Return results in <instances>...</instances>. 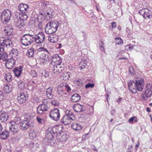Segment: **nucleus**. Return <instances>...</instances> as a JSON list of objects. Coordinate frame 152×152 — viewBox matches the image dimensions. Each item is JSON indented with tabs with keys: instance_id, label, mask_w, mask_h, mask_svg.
Here are the masks:
<instances>
[{
	"instance_id": "obj_44",
	"label": "nucleus",
	"mask_w": 152,
	"mask_h": 152,
	"mask_svg": "<svg viewBox=\"0 0 152 152\" xmlns=\"http://www.w3.org/2000/svg\"><path fill=\"white\" fill-rule=\"evenodd\" d=\"M21 15V16L20 17L21 18V19L23 20H26L28 18V16L25 13H22Z\"/></svg>"
},
{
	"instance_id": "obj_9",
	"label": "nucleus",
	"mask_w": 152,
	"mask_h": 152,
	"mask_svg": "<svg viewBox=\"0 0 152 152\" xmlns=\"http://www.w3.org/2000/svg\"><path fill=\"white\" fill-rule=\"evenodd\" d=\"M140 14L142 15L144 18L151 19L152 17L151 11L147 9H142L139 11Z\"/></svg>"
},
{
	"instance_id": "obj_47",
	"label": "nucleus",
	"mask_w": 152,
	"mask_h": 152,
	"mask_svg": "<svg viewBox=\"0 0 152 152\" xmlns=\"http://www.w3.org/2000/svg\"><path fill=\"white\" fill-rule=\"evenodd\" d=\"M94 83H89L88 84H86L85 86V88H93L94 86Z\"/></svg>"
},
{
	"instance_id": "obj_29",
	"label": "nucleus",
	"mask_w": 152,
	"mask_h": 152,
	"mask_svg": "<svg viewBox=\"0 0 152 152\" xmlns=\"http://www.w3.org/2000/svg\"><path fill=\"white\" fill-rule=\"evenodd\" d=\"M52 88L50 87L47 88L46 90L47 96L50 99L52 98L53 96V95L52 94Z\"/></svg>"
},
{
	"instance_id": "obj_62",
	"label": "nucleus",
	"mask_w": 152,
	"mask_h": 152,
	"mask_svg": "<svg viewBox=\"0 0 152 152\" xmlns=\"http://www.w3.org/2000/svg\"><path fill=\"white\" fill-rule=\"evenodd\" d=\"M89 134V133L85 134L83 136V137L84 138H86L88 135Z\"/></svg>"
},
{
	"instance_id": "obj_42",
	"label": "nucleus",
	"mask_w": 152,
	"mask_h": 152,
	"mask_svg": "<svg viewBox=\"0 0 152 152\" xmlns=\"http://www.w3.org/2000/svg\"><path fill=\"white\" fill-rule=\"evenodd\" d=\"M10 122H13L16 124L19 125V124L20 122V119L19 117H16L14 118L13 121H10Z\"/></svg>"
},
{
	"instance_id": "obj_24",
	"label": "nucleus",
	"mask_w": 152,
	"mask_h": 152,
	"mask_svg": "<svg viewBox=\"0 0 152 152\" xmlns=\"http://www.w3.org/2000/svg\"><path fill=\"white\" fill-rule=\"evenodd\" d=\"M5 33L8 36H10L13 34V28L11 26H6L4 29Z\"/></svg>"
},
{
	"instance_id": "obj_55",
	"label": "nucleus",
	"mask_w": 152,
	"mask_h": 152,
	"mask_svg": "<svg viewBox=\"0 0 152 152\" xmlns=\"http://www.w3.org/2000/svg\"><path fill=\"white\" fill-rule=\"evenodd\" d=\"M51 103L52 105L54 106H57L58 105L59 103L56 100H53L51 102Z\"/></svg>"
},
{
	"instance_id": "obj_23",
	"label": "nucleus",
	"mask_w": 152,
	"mask_h": 152,
	"mask_svg": "<svg viewBox=\"0 0 152 152\" xmlns=\"http://www.w3.org/2000/svg\"><path fill=\"white\" fill-rule=\"evenodd\" d=\"M58 37L56 34L51 35L48 38V41L52 43L56 42L58 41Z\"/></svg>"
},
{
	"instance_id": "obj_21",
	"label": "nucleus",
	"mask_w": 152,
	"mask_h": 152,
	"mask_svg": "<svg viewBox=\"0 0 152 152\" xmlns=\"http://www.w3.org/2000/svg\"><path fill=\"white\" fill-rule=\"evenodd\" d=\"M8 118V115L5 112H1L0 113V120L2 122H5L7 121Z\"/></svg>"
},
{
	"instance_id": "obj_1",
	"label": "nucleus",
	"mask_w": 152,
	"mask_h": 152,
	"mask_svg": "<svg viewBox=\"0 0 152 152\" xmlns=\"http://www.w3.org/2000/svg\"><path fill=\"white\" fill-rule=\"evenodd\" d=\"M127 84L129 90L133 94H136L137 91H142L144 88V81L141 78L135 81L133 80H129Z\"/></svg>"
},
{
	"instance_id": "obj_4",
	"label": "nucleus",
	"mask_w": 152,
	"mask_h": 152,
	"mask_svg": "<svg viewBox=\"0 0 152 152\" xmlns=\"http://www.w3.org/2000/svg\"><path fill=\"white\" fill-rule=\"evenodd\" d=\"M55 64L53 67V71L54 73L58 74L64 69L63 66L61 64L62 59L58 58V61H55Z\"/></svg>"
},
{
	"instance_id": "obj_46",
	"label": "nucleus",
	"mask_w": 152,
	"mask_h": 152,
	"mask_svg": "<svg viewBox=\"0 0 152 152\" xmlns=\"http://www.w3.org/2000/svg\"><path fill=\"white\" fill-rule=\"evenodd\" d=\"M37 51L38 52H40L42 51H44V53H48V52L47 49L43 47H41L37 49Z\"/></svg>"
},
{
	"instance_id": "obj_35",
	"label": "nucleus",
	"mask_w": 152,
	"mask_h": 152,
	"mask_svg": "<svg viewBox=\"0 0 152 152\" xmlns=\"http://www.w3.org/2000/svg\"><path fill=\"white\" fill-rule=\"evenodd\" d=\"M4 77L5 80L8 82H10L12 80V76L10 73H7L6 74Z\"/></svg>"
},
{
	"instance_id": "obj_60",
	"label": "nucleus",
	"mask_w": 152,
	"mask_h": 152,
	"mask_svg": "<svg viewBox=\"0 0 152 152\" xmlns=\"http://www.w3.org/2000/svg\"><path fill=\"white\" fill-rule=\"evenodd\" d=\"M62 47V45L61 43H59L57 44L56 46V48L57 49L61 48Z\"/></svg>"
},
{
	"instance_id": "obj_52",
	"label": "nucleus",
	"mask_w": 152,
	"mask_h": 152,
	"mask_svg": "<svg viewBox=\"0 0 152 152\" xmlns=\"http://www.w3.org/2000/svg\"><path fill=\"white\" fill-rule=\"evenodd\" d=\"M129 71L130 73L132 75H134V70L132 66H130L129 67Z\"/></svg>"
},
{
	"instance_id": "obj_48",
	"label": "nucleus",
	"mask_w": 152,
	"mask_h": 152,
	"mask_svg": "<svg viewBox=\"0 0 152 152\" xmlns=\"http://www.w3.org/2000/svg\"><path fill=\"white\" fill-rule=\"evenodd\" d=\"M4 94L3 91H0V102L2 101L4 99Z\"/></svg>"
},
{
	"instance_id": "obj_10",
	"label": "nucleus",
	"mask_w": 152,
	"mask_h": 152,
	"mask_svg": "<svg viewBox=\"0 0 152 152\" xmlns=\"http://www.w3.org/2000/svg\"><path fill=\"white\" fill-rule=\"evenodd\" d=\"M35 41L37 44L43 42L45 39V36L44 32H41L36 35L34 37Z\"/></svg>"
},
{
	"instance_id": "obj_31",
	"label": "nucleus",
	"mask_w": 152,
	"mask_h": 152,
	"mask_svg": "<svg viewBox=\"0 0 152 152\" xmlns=\"http://www.w3.org/2000/svg\"><path fill=\"white\" fill-rule=\"evenodd\" d=\"M10 56L13 57H15L18 54V51L16 49H13L10 53Z\"/></svg>"
},
{
	"instance_id": "obj_49",
	"label": "nucleus",
	"mask_w": 152,
	"mask_h": 152,
	"mask_svg": "<svg viewBox=\"0 0 152 152\" xmlns=\"http://www.w3.org/2000/svg\"><path fill=\"white\" fill-rule=\"evenodd\" d=\"M3 41V37H0V51H3L4 50V48L2 44V42Z\"/></svg>"
},
{
	"instance_id": "obj_22",
	"label": "nucleus",
	"mask_w": 152,
	"mask_h": 152,
	"mask_svg": "<svg viewBox=\"0 0 152 152\" xmlns=\"http://www.w3.org/2000/svg\"><path fill=\"white\" fill-rule=\"evenodd\" d=\"M71 120L72 119L69 116L65 115L61 119V122L63 124L65 125H68L70 123Z\"/></svg>"
},
{
	"instance_id": "obj_17",
	"label": "nucleus",
	"mask_w": 152,
	"mask_h": 152,
	"mask_svg": "<svg viewBox=\"0 0 152 152\" xmlns=\"http://www.w3.org/2000/svg\"><path fill=\"white\" fill-rule=\"evenodd\" d=\"M15 64V60L13 58H11L6 63V66L8 69H11L14 66Z\"/></svg>"
},
{
	"instance_id": "obj_34",
	"label": "nucleus",
	"mask_w": 152,
	"mask_h": 152,
	"mask_svg": "<svg viewBox=\"0 0 152 152\" xmlns=\"http://www.w3.org/2000/svg\"><path fill=\"white\" fill-rule=\"evenodd\" d=\"M34 50L33 48L29 49L27 53V55L29 57H31L33 56L34 53Z\"/></svg>"
},
{
	"instance_id": "obj_27",
	"label": "nucleus",
	"mask_w": 152,
	"mask_h": 152,
	"mask_svg": "<svg viewBox=\"0 0 152 152\" xmlns=\"http://www.w3.org/2000/svg\"><path fill=\"white\" fill-rule=\"evenodd\" d=\"M72 129L75 131H79L82 128V126L80 124L76 123H73L71 125Z\"/></svg>"
},
{
	"instance_id": "obj_57",
	"label": "nucleus",
	"mask_w": 152,
	"mask_h": 152,
	"mask_svg": "<svg viewBox=\"0 0 152 152\" xmlns=\"http://www.w3.org/2000/svg\"><path fill=\"white\" fill-rule=\"evenodd\" d=\"M42 74L44 75L45 77H48L49 75V73L46 71H44L43 72H42Z\"/></svg>"
},
{
	"instance_id": "obj_53",
	"label": "nucleus",
	"mask_w": 152,
	"mask_h": 152,
	"mask_svg": "<svg viewBox=\"0 0 152 152\" xmlns=\"http://www.w3.org/2000/svg\"><path fill=\"white\" fill-rule=\"evenodd\" d=\"M101 42L102 43V45H99V46L100 48V50L103 52H104V53H105V49L104 47H103V46L104 45V43L102 41Z\"/></svg>"
},
{
	"instance_id": "obj_41",
	"label": "nucleus",
	"mask_w": 152,
	"mask_h": 152,
	"mask_svg": "<svg viewBox=\"0 0 152 152\" xmlns=\"http://www.w3.org/2000/svg\"><path fill=\"white\" fill-rule=\"evenodd\" d=\"M134 121L136 122L138 121V119L136 117L133 116L130 118L129 120V122L130 123H133Z\"/></svg>"
},
{
	"instance_id": "obj_2",
	"label": "nucleus",
	"mask_w": 152,
	"mask_h": 152,
	"mask_svg": "<svg viewBox=\"0 0 152 152\" xmlns=\"http://www.w3.org/2000/svg\"><path fill=\"white\" fill-rule=\"evenodd\" d=\"M59 25V23L56 21H51L48 23L46 26L45 31L48 34H50L55 32Z\"/></svg>"
},
{
	"instance_id": "obj_16",
	"label": "nucleus",
	"mask_w": 152,
	"mask_h": 152,
	"mask_svg": "<svg viewBox=\"0 0 152 152\" xmlns=\"http://www.w3.org/2000/svg\"><path fill=\"white\" fill-rule=\"evenodd\" d=\"M20 126L22 129L26 130L30 127L31 124L28 121L26 120L21 122Z\"/></svg>"
},
{
	"instance_id": "obj_39",
	"label": "nucleus",
	"mask_w": 152,
	"mask_h": 152,
	"mask_svg": "<svg viewBox=\"0 0 152 152\" xmlns=\"http://www.w3.org/2000/svg\"><path fill=\"white\" fill-rule=\"evenodd\" d=\"M1 57V60L2 59L3 61H5L8 58V55L5 52H2Z\"/></svg>"
},
{
	"instance_id": "obj_38",
	"label": "nucleus",
	"mask_w": 152,
	"mask_h": 152,
	"mask_svg": "<svg viewBox=\"0 0 152 152\" xmlns=\"http://www.w3.org/2000/svg\"><path fill=\"white\" fill-rule=\"evenodd\" d=\"M116 43L118 45H122L123 44V40L120 37H117L115 39Z\"/></svg>"
},
{
	"instance_id": "obj_26",
	"label": "nucleus",
	"mask_w": 152,
	"mask_h": 152,
	"mask_svg": "<svg viewBox=\"0 0 152 152\" xmlns=\"http://www.w3.org/2000/svg\"><path fill=\"white\" fill-rule=\"evenodd\" d=\"M80 99V96L77 94H75L73 95L71 98V101L73 102H78Z\"/></svg>"
},
{
	"instance_id": "obj_33",
	"label": "nucleus",
	"mask_w": 152,
	"mask_h": 152,
	"mask_svg": "<svg viewBox=\"0 0 152 152\" xmlns=\"http://www.w3.org/2000/svg\"><path fill=\"white\" fill-rule=\"evenodd\" d=\"M25 85V82L22 81H20L18 83V88L20 90H23L24 89Z\"/></svg>"
},
{
	"instance_id": "obj_30",
	"label": "nucleus",
	"mask_w": 152,
	"mask_h": 152,
	"mask_svg": "<svg viewBox=\"0 0 152 152\" xmlns=\"http://www.w3.org/2000/svg\"><path fill=\"white\" fill-rule=\"evenodd\" d=\"M4 90L6 93H9L12 90V86L10 84L5 85L4 87Z\"/></svg>"
},
{
	"instance_id": "obj_37",
	"label": "nucleus",
	"mask_w": 152,
	"mask_h": 152,
	"mask_svg": "<svg viewBox=\"0 0 152 152\" xmlns=\"http://www.w3.org/2000/svg\"><path fill=\"white\" fill-rule=\"evenodd\" d=\"M87 65L86 61L84 60H82L79 64V66L80 69H84Z\"/></svg>"
},
{
	"instance_id": "obj_19",
	"label": "nucleus",
	"mask_w": 152,
	"mask_h": 152,
	"mask_svg": "<svg viewBox=\"0 0 152 152\" xmlns=\"http://www.w3.org/2000/svg\"><path fill=\"white\" fill-rule=\"evenodd\" d=\"M50 130V131L47 132V134H46L45 138L46 140L48 141H50V142L51 143V141H52L54 139V137L56 136L55 135H54L53 132L51 131V130L49 129Z\"/></svg>"
},
{
	"instance_id": "obj_32",
	"label": "nucleus",
	"mask_w": 152,
	"mask_h": 152,
	"mask_svg": "<svg viewBox=\"0 0 152 152\" xmlns=\"http://www.w3.org/2000/svg\"><path fill=\"white\" fill-rule=\"evenodd\" d=\"M9 133L7 131H4L0 134V137L2 139H6L9 136Z\"/></svg>"
},
{
	"instance_id": "obj_51",
	"label": "nucleus",
	"mask_w": 152,
	"mask_h": 152,
	"mask_svg": "<svg viewBox=\"0 0 152 152\" xmlns=\"http://www.w3.org/2000/svg\"><path fill=\"white\" fill-rule=\"evenodd\" d=\"M37 72L34 70L31 71L30 73L31 76L33 77H35L37 76Z\"/></svg>"
},
{
	"instance_id": "obj_28",
	"label": "nucleus",
	"mask_w": 152,
	"mask_h": 152,
	"mask_svg": "<svg viewBox=\"0 0 152 152\" xmlns=\"http://www.w3.org/2000/svg\"><path fill=\"white\" fill-rule=\"evenodd\" d=\"M22 67L20 66L19 67H17L15 68L14 70L15 76L18 77L20 76L21 74Z\"/></svg>"
},
{
	"instance_id": "obj_8",
	"label": "nucleus",
	"mask_w": 152,
	"mask_h": 152,
	"mask_svg": "<svg viewBox=\"0 0 152 152\" xmlns=\"http://www.w3.org/2000/svg\"><path fill=\"white\" fill-rule=\"evenodd\" d=\"M142 95L144 99H145V97L148 98L152 96V85L150 84L147 85L145 91Z\"/></svg>"
},
{
	"instance_id": "obj_18",
	"label": "nucleus",
	"mask_w": 152,
	"mask_h": 152,
	"mask_svg": "<svg viewBox=\"0 0 152 152\" xmlns=\"http://www.w3.org/2000/svg\"><path fill=\"white\" fill-rule=\"evenodd\" d=\"M73 108L76 112H80L83 110V106L79 103L74 104L73 106Z\"/></svg>"
},
{
	"instance_id": "obj_11",
	"label": "nucleus",
	"mask_w": 152,
	"mask_h": 152,
	"mask_svg": "<svg viewBox=\"0 0 152 152\" xmlns=\"http://www.w3.org/2000/svg\"><path fill=\"white\" fill-rule=\"evenodd\" d=\"M47 53H42L40 56V63L44 65L47 64L49 62L50 60Z\"/></svg>"
},
{
	"instance_id": "obj_40",
	"label": "nucleus",
	"mask_w": 152,
	"mask_h": 152,
	"mask_svg": "<svg viewBox=\"0 0 152 152\" xmlns=\"http://www.w3.org/2000/svg\"><path fill=\"white\" fill-rule=\"evenodd\" d=\"M74 82L77 86H82L83 85V83L80 79L75 80Z\"/></svg>"
},
{
	"instance_id": "obj_54",
	"label": "nucleus",
	"mask_w": 152,
	"mask_h": 152,
	"mask_svg": "<svg viewBox=\"0 0 152 152\" xmlns=\"http://www.w3.org/2000/svg\"><path fill=\"white\" fill-rule=\"evenodd\" d=\"M16 25L17 27H21L23 26V25L21 22V21L20 20H18L17 21Z\"/></svg>"
},
{
	"instance_id": "obj_6",
	"label": "nucleus",
	"mask_w": 152,
	"mask_h": 152,
	"mask_svg": "<svg viewBox=\"0 0 152 152\" xmlns=\"http://www.w3.org/2000/svg\"><path fill=\"white\" fill-rule=\"evenodd\" d=\"M28 99V94L23 92L18 93L17 95V100L20 104L26 103Z\"/></svg>"
},
{
	"instance_id": "obj_15",
	"label": "nucleus",
	"mask_w": 152,
	"mask_h": 152,
	"mask_svg": "<svg viewBox=\"0 0 152 152\" xmlns=\"http://www.w3.org/2000/svg\"><path fill=\"white\" fill-rule=\"evenodd\" d=\"M2 44L4 48L5 47L9 48L12 46V42L10 40L7 39H5L4 37H3Z\"/></svg>"
},
{
	"instance_id": "obj_45",
	"label": "nucleus",
	"mask_w": 152,
	"mask_h": 152,
	"mask_svg": "<svg viewBox=\"0 0 152 152\" xmlns=\"http://www.w3.org/2000/svg\"><path fill=\"white\" fill-rule=\"evenodd\" d=\"M30 137L32 139L36 137V134L34 131H33L30 132L29 134Z\"/></svg>"
},
{
	"instance_id": "obj_20",
	"label": "nucleus",
	"mask_w": 152,
	"mask_h": 152,
	"mask_svg": "<svg viewBox=\"0 0 152 152\" xmlns=\"http://www.w3.org/2000/svg\"><path fill=\"white\" fill-rule=\"evenodd\" d=\"M47 106L45 104L39 105L37 109V112L39 114H42L43 112L47 110Z\"/></svg>"
},
{
	"instance_id": "obj_14",
	"label": "nucleus",
	"mask_w": 152,
	"mask_h": 152,
	"mask_svg": "<svg viewBox=\"0 0 152 152\" xmlns=\"http://www.w3.org/2000/svg\"><path fill=\"white\" fill-rule=\"evenodd\" d=\"M19 10L22 13H26L28 9L29 6L26 4L21 3L18 7Z\"/></svg>"
},
{
	"instance_id": "obj_64",
	"label": "nucleus",
	"mask_w": 152,
	"mask_h": 152,
	"mask_svg": "<svg viewBox=\"0 0 152 152\" xmlns=\"http://www.w3.org/2000/svg\"><path fill=\"white\" fill-rule=\"evenodd\" d=\"M11 152V150H9L8 149L4 151V152Z\"/></svg>"
},
{
	"instance_id": "obj_5",
	"label": "nucleus",
	"mask_w": 152,
	"mask_h": 152,
	"mask_svg": "<svg viewBox=\"0 0 152 152\" xmlns=\"http://www.w3.org/2000/svg\"><path fill=\"white\" fill-rule=\"evenodd\" d=\"M12 14L11 11L9 10H4L1 15V20L4 23H7L10 20Z\"/></svg>"
},
{
	"instance_id": "obj_12",
	"label": "nucleus",
	"mask_w": 152,
	"mask_h": 152,
	"mask_svg": "<svg viewBox=\"0 0 152 152\" xmlns=\"http://www.w3.org/2000/svg\"><path fill=\"white\" fill-rule=\"evenodd\" d=\"M10 129L13 134L18 132L20 130L19 125L13 122H10L9 124Z\"/></svg>"
},
{
	"instance_id": "obj_63",
	"label": "nucleus",
	"mask_w": 152,
	"mask_h": 152,
	"mask_svg": "<svg viewBox=\"0 0 152 152\" xmlns=\"http://www.w3.org/2000/svg\"><path fill=\"white\" fill-rule=\"evenodd\" d=\"M146 110L148 112H150L151 111V109L148 107H147L146 108Z\"/></svg>"
},
{
	"instance_id": "obj_7",
	"label": "nucleus",
	"mask_w": 152,
	"mask_h": 152,
	"mask_svg": "<svg viewBox=\"0 0 152 152\" xmlns=\"http://www.w3.org/2000/svg\"><path fill=\"white\" fill-rule=\"evenodd\" d=\"M49 116L55 121H58L60 117L59 110L58 108L52 109L49 113Z\"/></svg>"
},
{
	"instance_id": "obj_59",
	"label": "nucleus",
	"mask_w": 152,
	"mask_h": 152,
	"mask_svg": "<svg viewBox=\"0 0 152 152\" xmlns=\"http://www.w3.org/2000/svg\"><path fill=\"white\" fill-rule=\"evenodd\" d=\"M65 88L67 89V91L68 92L71 90V88L68 84H66L65 86Z\"/></svg>"
},
{
	"instance_id": "obj_50",
	"label": "nucleus",
	"mask_w": 152,
	"mask_h": 152,
	"mask_svg": "<svg viewBox=\"0 0 152 152\" xmlns=\"http://www.w3.org/2000/svg\"><path fill=\"white\" fill-rule=\"evenodd\" d=\"M133 48V46L131 45H127L125 46V50L127 51L130 50H132Z\"/></svg>"
},
{
	"instance_id": "obj_56",
	"label": "nucleus",
	"mask_w": 152,
	"mask_h": 152,
	"mask_svg": "<svg viewBox=\"0 0 152 152\" xmlns=\"http://www.w3.org/2000/svg\"><path fill=\"white\" fill-rule=\"evenodd\" d=\"M37 120L38 122L39 123H42L44 122V119H42L39 117L37 118Z\"/></svg>"
},
{
	"instance_id": "obj_36",
	"label": "nucleus",
	"mask_w": 152,
	"mask_h": 152,
	"mask_svg": "<svg viewBox=\"0 0 152 152\" xmlns=\"http://www.w3.org/2000/svg\"><path fill=\"white\" fill-rule=\"evenodd\" d=\"M66 115L69 116L72 120H74L75 119V116L73 114L71 111L69 110H67L66 111Z\"/></svg>"
},
{
	"instance_id": "obj_13",
	"label": "nucleus",
	"mask_w": 152,
	"mask_h": 152,
	"mask_svg": "<svg viewBox=\"0 0 152 152\" xmlns=\"http://www.w3.org/2000/svg\"><path fill=\"white\" fill-rule=\"evenodd\" d=\"M51 131L53 132V134L56 136L61 134V132L63 129V127L61 125H58L54 126L50 129Z\"/></svg>"
},
{
	"instance_id": "obj_58",
	"label": "nucleus",
	"mask_w": 152,
	"mask_h": 152,
	"mask_svg": "<svg viewBox=\"0 0 152 152\" xmlns=\"http://www.w3.org/2000/svg\"><path fill=\"white\" fill-rule=\"evenodd\" d=\"M111 24L112 25V28H115L116 27L117 24L115 22H112L111 23Z\"/></svg>"
},
{
	"instance_id": "obj_25",
	"label": "nucleus",
	"mask_w": 152,
	"mask_h": 152,
	"mask_svg": "<svg viewBox=\"0 0 152 152\" xmlns=\"http://www.w3.org/2000/svg\"><path fill=\"white\" fill-rule=\"evenodd\" d=\"M57 139L59 142H63L65 141L66 139V136L65 134H61V133L59 135L56 136Z\"/></svg>"
},
{
	"instance_id": "obj_43",
	"label": "nucleus",
	"mask_w": 152,
	"mask_h": 152,
	"mask_svg": "<svg viewBox=\"0 0 152 152\" xmlns=\"http://www.w3.org/2000/svg\"><path fill=\"white\" fill-rule=\"evenodd\" d=\"M63 77L64 80H66L70 77L69 74L68 72H65L64 73Z\"/></svg>"
},
{
	"instance_id": "obj_3",
	"label": "nucleus",
	"mask_w": 152,
	"mask_h": 152,
	"mask_svg": "<svg viewBox=\"0 0 152 152\" xmlns=\"http://www.w3.org/2000/svg\"><path fill=\"white\" fill-rule=\"evenodd\" d=\"M33 39L34 37L32 35L27 34L22 37L20 41L23 45L27 46L32 43L33 41Z\"/></svg>"
},
{
	"instance_id": "obj_61",
	"label": "nucleus",
	"mask_w": 152,
	"mask_h": 152,
	"mask_svg": "<svg viewBox=\"0 0 152 152\" xmlns=\"http://www.w3.org/2000/svg\"><path fill=\"white\" fill-rule=\"evenodd\" d=\"M122 99V98L121 97H119L117 99V102L118 103L120 102Z\"/></svg>"
}]
</instances>
